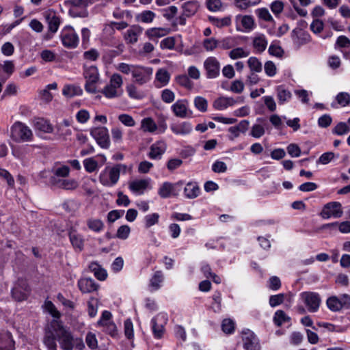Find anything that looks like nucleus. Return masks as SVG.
<instances>
[{
	"instance_id": "obj_64",
	"label": "nucleus",
	"mask_w": 350,
	"mask_h": 350,
	"mask_svg": "<svg viewBox=\"0 0 350 350\" xmlns=\"http://www.w3.org/2000/svg\"><path fill=\"white\" fill-rule=\"evenodd\" d=\"M265 72L269 77H273L276 74V66L271 61H267L265 64Z\"/></svg>"
},
{
	"instance_id": "obj_44",
	"label": "nucleus",
	"mask_w": 350,
	"mask_h": 350,
	"mask_svg": "<svg viewBox=\"0 0 350 350\" xmlns=\"http://www.w3.org/2000/svg\"><path fill=\"white\" fill-rule=\"evenodd\" d=\"M154 13L150 10L142 12L137 16V19L143 23H150L154 18Z\"/></svg>"
},
{
	"instance_id": "obj_63",
	"label": "nucleus",
	"mask_w": 350,
	"mask_h": 350,
	"mask_svg": "<svg viewBox=\"0 0 350 350\" xmlns=\"http://www.w3.org/2000/svg\"><path fill=\"white\" fill-rule=\"evenodd\" d=\"M206 5L209 10L216 12L220 10L222 3L221 0H207Z\"/></svg>"
},
{
	"instance_id": "obj_58",
	"label": "nucleus",
	"mask_w": 350,
	"mask_h": 350,
	"mask_svg": "<svg viewBox=\"0 0 350 350\" xmlns=\"http://www.w3.org/2000/svg\"><path fill=\"white\" fill-rule=\"evenodd\" d=\"M85 342L87 345L92 349H95L98 347L97 339L95 335L91 332H89L87 334Z\"/></svg>"
},
{
	"instance_id": "obj_56",
	"label": "nucleus",
	"mask_w": 350,
	"mask_h": 350,
	"mask_svg": "<svg viewBox=\"0 0 350 350\" xmlns=\"http://www.w3.org/2000/svg\"><path fill=\"white\" fill-rule=\"evenodd\" d=\"M265 129L260 124H254L251 129L250 135L255 137L259 138L265 134Z\"/></svg>"
},
{
	"instance_id": "obj_53",
	"label": "nucleus",
	"mask_w": 350,
	"mask_h": 350,
	"mask_svg": "<svg viewBox=\"0 0 350 350\" xmlns=\"http://www.w3.org/2000/svg\"><path fill=\"white\" fill-rule=\"evenodd\" d=\"M218 46V42L213 38L205 39L203 46L207 51H212Z\"/></svg>"
},
{
	"instance_id": "obj_41",
	"label": "nucleus",
	"mask_w": 350,
	"mask_h": 350,
	"mask_svg": "<svg viewBox=\"0 0 350 350\" xmlns=\"http://www.w3.org/2000/svg\"><path fill=\"white\" fill-rule=\"evenodd\" d=\"M159 215L158 213H152L147 215L144 217L145 227L148 228L159 222Z\"/></svg>"
},
{
	"instance_id": "obj_1",
	"label": "nucleus",
	"mask_w": 350,
	"mask_h": 350,
	"mask_svg": "<svg viewBox=\"0 0 350 350\" xmlns=\"http://www.w3.org/2000/svg\"><path fill=\"white\" fill-rule=\"evenodd\" d=\"M56 340L59 342L63 350H72L74 347V338L61 322L53 320L45 329L44 343L49 350H57Z\"/></svg>"
},
{
	"instance_id": "obj_40",
	"label": "nucleus",
	"mask_w": 350,
	"mask_h": 350,
	"mask_svg": "<svg viewBox=\"0 0 350 350\" xmlns=\"http://www.w3.org/2000/svg\"><path fill=\"white\" fill-rule=\"evenodd\" d=\"M310 40V35L308 33L300 29L298 31V34L297 35L296 40H295V42L298 45H303L309 42Z\"/></svg>"
},
{
	"instance_id": "obj_61",
	"label": "nucleus",
	"mask_w": 350,
	"mask_h": 350,
	"mask_svg": "<svg viewBox=\"0 0 350 350\" xmlns=\"http://www.w3.org/2000/svg\"><path fill=\"white\" fill-rule=\"evenodd\" d=\"M123 83L122 78L120 75L115 73L112 75L110 79L109 84L116 90L122 86Z\"/></svg>"
},
{
	"instance_id": "obj_18",
	"label": "nucleus",
	"mask_w": 350,
	"mask_h": 350,
	"mask_svg": "<svg viewBox=\"0 0 350 350\" xmlns=\"http://www.w3.org/2000/svg\"><path fill=\"white\" fill-rule=\"evenodd\" d=\"M14 341L10 332L0 333V350H14Z\"/></svg>"
},
{
	"instance_id": "obj_10",
	"label": "nucleus",
	"mask_w": 350,
	"mask_h": 350,
	"mask_svg": "<svg viewBox=\"0 0 350 350\" xmlns=\"http://www.w3.org/2000/svg\"><path fill=\"white\" fill-rule=\"evenodd\" d=\"M46 21L48 24L49 32L46 34V39H51L52 35L57 32L61 21L56 13L53 11H49L45 15Z\"/></svg>"
},
{
	"instance_id": "obj_59",
	"label": "nucleus",
	"mask_w": 350,
	"mask_h": 350,
	"mask_svg": "<svg viewBox=\"0 0 350 350\" xmlns=\"http://www.w3.org/2000/svg\"><path fill=\"white\" fill-rule=\"evenodd\" d=\"M124 334L126 337L129 339L133 337V325L130 319L124 321Z\"/></svg>"
},
{
	"instance_id": "obj_33",
	"label": "nucleus",
	"mask_w": 350,
	"mask_h": 350,
	"mask_svg": "<svg viewBox=\"0 0 350 350\" xmlns=\"http://www.w3.org/2000/svg\"><path fill=\"white\" fill-rule=\"evenodd\" d=\"M267 45V41L264 35L257 36L253 40V46L259 53L263 52L266 49Z\"/></svg>"
},
{
	"instance_id": "obj_16",
	"label": "nucleus",
	"mask_w": 350,
	"mask_h": 350,
	"mask_svg": "<svg viewBox=\"0 0 350 350\" xmlns=\"http://www.w3.org/2000/svg\"><path fill=\"white\" fill-rule=\"evenodd\" d=\"M187 103L185 100H178L172 106V109L176 116L181 118L189 116Z\"/></svg>"
},
{
	"instance_id": "obj_5",
	"label": "nucleus",
	"mask_w": 350,
	"mask_h": 350,
	"mask_svg": "<svg viewBox=\"0 0 350 350\" xmlns=\"http://www.w3.org/2000/svg\"><path fill=\"white\" fill-rule=\"evenodd\" d=\"M343 214L342 204L338 202H331L325 204L320 213L323 219H329L332 217L340 218Z\"/></svg>"
},
{
	"instance_id": "obj_19",
	"label": "nucleus",
	"mask_w": 350,
	"mask_h": 350,
	"mask_svg": "<svg viewBox=\"0 0 350 350\" xmlns=\"http://www.w3.org/2000/svg\"><path fill=\"white\" fill-rule=\"evenodd\" d=\"M69 239L75 250L79 252L83 250L84 239L76 230H71L69 232Z\"/></svg>"
},
{
	"instance_id": "obj_23",
	"label": "nucleus",
	"mask_w": 350,
	"mask_h": 350,
	"mask_svg": "<svg viewBox=\"0 0 350 350\" xmlns=\"http://www.w3.org/2000/svg\"><path fill=\"white\" fill-rule=\"evenodd\" d=\"M184 193L187 198H195L200 193V187L196 183H188L184 189Z\"/></svg>"
},
{
	"instance_id": "obj_25",
	"label": "nucleus",
	"mask_w": 350,
	"mask_h": 350,
	"mask_svg": "<svg viewBox=\"0 0 350 350\" xmlns=\"http://www.w3.org/2000/svg\"><path fill=\"white\" fill-rule=\"evenodd\" d=\"M89 268L92 271L95 277L99 280H105L107 277L106 271L101 267L97 262H91L89 265Z\"/></svg>"
},
{
	"instance_id": "obj_24",
	"label": "nucleus",
	"mask_w": 350,
	"mask_h": 350,
	"mask_svg": "<svg viewBox=\"0 0 350 350\" xmlns=\"http://www.w3.org/2000/svg\"><path fill=\"white\" fill-rule=\"evenodd\" d=\"M236 22H240L244 29L247 31L252 30L254 27V21L252 16H251L238 15L236 17Z\"/></svg>"
},
{
	"instance_id": "obj_29",
	"label": "nucleus",
	"mask_w": 350,
	"mask_h": 350,
	"mask_svg": "<svg viewBox=\"0 0 350 350\" xmlns=\"http://www.w3.org/2000/svg\"><path fill=\"white\" fill-rule=\"evenodd\" d=\"M277 97L280 105L288 101L291 98L290 91L286 90L283 85H279L276 88Z\"/></svg>"
},
{
	"instance_id": "obj_31",
	"label": "nucleus",
	"mask_w": 350,
	"mask_h": 350,
	"mask_svg": "<svg viewBox=\"0 0 350 350\" xmlns=\"http://www.w3.org/2000/svg\"><path fill=\"white\" fill-rule=\"evenodd\" d=\"M141 128L144 132L153 133L157 129V126L151 118H146L142 120Z\"/></svg>"
},
{
	"instance_id": "obj_26",
	"label": "nucleus",
	"mask_w": 350,
	"mask_h": 350,
	"mask_svg": "<svg viewBox=\"0 0 350 350\" xmlns=\"http://www.w3.org/2000/svg\"><path fill=\"white\" fill-rule=\"evenodd\" d=\"M170 32V29L167 28H150L146 31V35L150 39L161 38L166 36Z\"/></svg>"
},
{
	"instance_id": "obj_28",
	"label": "nucleus",
	"mask_w": 350,
	"mask_h": 350,
	"mask_svg": "<svg viewBox=\"0 0 350 350\" xmlns=\"http://www.w3.org/2000/svg\"><path fill=\"white\" fill-rule=\"evenodd\" d=\"M62 94L66 97H73L83 94V90L77 85H66L62 90Z\"/></svg>"
},
{
	"instance_id": "obj_21",
	"label": "nucleus",
	"mask_w": 350,
	"mask_h": 350,
	"mask_svg": "<svg viewBox=\"0 0 350 350\" xmlns=\"http://www.w3.org/2000/svg\"><path fill=\"white\" fill-rule=\"evenodd\" d=\"M33 125L36 130L45 133H51L53 131L52 125L44 118H35L33 120Z\"/></svg>"
},
{
	"instance_id": "obj_3",
	"label": "nucleus",
	"mask_w": 350,
	"mask_h": 350,
	"mask_svg": "<svg viewBox=\"0 0 350 350\" xmlns=\"http://www.w3.org/2000/svg\"><path fill=\"white\" fill-rule=\"evenodd\" d=\"M83 75L86 79L85 84V90L86 92L92 94L97 92L96 83L98 81V72L96 66H91L85 68L83 72Z\"/></svg>"
},
{
	"instance_id": "obj_42",
	"label": "nucleus",
	"mask_w": 350,
	"mask_h": 350,
	"mask_svg": "<svg viewBox=\"0 0 350 350\" xmlns=\"http://www.w3.org/2000/svg\"><path fill=\"white\" fill-rule=\"evenodd\" d=\"M176 81L181 86L188 89H191L193 83L186 75H182L176 77Z\"/></svg>"
},
{
	"instance_id": "obj_57",
	"label": "nucleus",
	"mask_w": 350,
	"mask_h": 350,
	"mask_svg": "<svg viewBox=\"0 0 350 350\" xmlns=\"http://www.w3.org/2000/svg\"><path fill=\"white\" fill-rule=\"evenodd\" d=\"M118 120L126 126H133L135 124L134 119L128 114H120Z\"/></svg>"
},
{
	"instance_id": "obj_20",
	"label": "nucleus",
	"mask_w": 350,
	"mask_h": 350,
	"mask_svg": "<svg viewBox=\"0 0 350 350\" xmlns=\"http://www.w3.org/2000/svg\"><path fill=\"white\" fill-rule=\"evenodd\" d=\"M142 27L139 25H133L128 29L124 35V39L128 43L134 44L137 42L138 36L142 32Z\"/></svg>"
},
{
	"instance_id": "obj_43",
	"label": "nucleus",
	"mask_w": 350,
	"mask_h": 350,
	"mask_svg": "<svg viewBox=\"0 0 350 350\" xmlns=\"http://www.w3.org/2000/svg\"><path fill=\"white\" fill-rule=\"evenodd\" d=\"M260 0H235V4L241 10H246L249 7L258 3Z\"/></svg>"
},
{
	"instance_id": "obj_8",
	"label": "nucleus",
	"mask_w": 350,
	"mask_h": 350,
	"mask_svg": "<svg viewBox=\"0 0 350 350\" xmlns=\"http://www.w3.org/2000/svg\"><path fill=\"white\" fill-rule=\"evenodd\" d=\"M91 135L95 139L97 144L102 148H108L110 146L108 130L105 127H96L90 131Z\"/></svg>"
},
{
	"instance_id": "obj_54",
	"label": "nucleus",
	"mask_w": 350,
	"mask_h": 350,
	"mask_svg": "<svg viewBox=\"0 0 350 350\" xmlns=\"http://www.w3.org/2000/svg\"><path fill=\"white\" fill-rule=\"evenodd\" d=\"M256 13L260 18H261L265 21H273V17L270 14L268 9H267L265 8L257 9L256 10Z\"/></svg>"
},
{
	"instance_id": "obj_46",
	"label": "nucleus",
	"mask_w": 350,
	"mask_h": 350,
	"mask_svg": "<svg viewBox=\"0 0 350 350\" xmlns=\"http://www.w3.org/2000/svg\"><path fill=\"white\" fill-rule=\"evenodd\" d=\"M250 53L245 51L242 48L238 47L232 49L229 53V56L232 59H236L241 57H247Z\"/></svg>"
},
{
	"instance_id": "obj_14",
	"label": "nucleus",
	"mask_w": 350,
	"mask_h": 350,
	"mask_svg": "<svg viewBox=\"0 0 350 350\" xmlns=\"http://www.w3.org/2000/svg\"><path fill=\"white\" fill-rule=\"evenodd\" d=\"M151 71L145 70L144 68L135 67L132 70V76L135 79V82L139 85H143L150 80Z\"/></svg>"
},
{
	"instance_id": "obj_30",
	"label": "nucleus",
	"mask_w": 350,
	"mask_h": 350,
	"mask_svg": "<svg viewBox=\"0 0 350 350\" xmlns=\"http://www.w3.org/2000/svg\"><path fill=\"white\" fill-rule=\"evenodd\" d=\"M149 183L147 180L142 179L138 180H134L129 184V189L133 192H139L145 190L148 185Z\"/></svg>"
},
{
	"instance_id": "obj_2",
	"label": "nucleus",
	"mask_w": 350,
	"mask_h": 350,
	"mask_svg": "<svg viewBox=\"0 0 350 350\" xmlns=\"http://www.w3.org/2000/svg\"><path fill=\"white\" fill-rule=\"evenodd\" d=\"M11 137L16 142H29L32 139L33 133L25 124L16 122L11 128Z\"/></svg>"
},
{
	"instance_id": "obj_34",
	"label": "nucleus",
	"mask_w": 350,
	"mask_h": 350,
	"mask_svg": "<svg viewBox=\"0 0 350 350\" xmlns=\"http://www.w3.org/2000/svg\"><path fill=\"white\" fill-rule=\"evenodd\" d=\"M291 318L286 314L283 310H278L275 312L273 317L274 323L277 326H281L285 322H289Z\"/></svg>"
},
{
	"instance_id": "obj_50",
	"label": "nucleus",
	"mask_w": 350,
	"mask_h": 350,
	"mask_svg": "<svg viewBox=\"0 0 350 350\" xmlns=\"http://www.w3.org/2000/svg\"><path fill=\"white\" fill-rule=\"evenodd\" d=\"M60 189L65 190H73L78 187V183L75 179H63Z\"/></svg>"
},
{
	"instance_id": "obj_6",
	"label": "nucleus",
	"mask_w": 350,
	"mask_h": 350,
	"mask_svg": "<svg viewBox=\"0 0 350 350\" xmlns=\"http://www.w3.org/2000/svg\"><path fill=\"white\" fill-rule=\"evenodd\" d=\"M300 296L310 312H315L319 310L321 300L317 293L307 291L301 293Z\"/></svg>"
},
{
	"instance_id": "obj_60",
	"label": "nucleus",
	"mask_w": 350,
	"mask_h": 350,
	"mask_svg": "<svg viewBox=\"0 0 350 350\" xmlns=\"http://www.w3.org/2000/svg\"><path fill=\"white\" fill-rule=\"evenodd\" d=\"M336 100L340 105L347 106L350 103V95L347 92H340L337 95Z\"/></svg>"
},
{
	"instance_id": "obj_55",
	"label": "nucleus",
	"mask_w": 350,
	"mask_h": 350,
	"mask_svg": "<svg viewBox=\"0 0 350 350\" xmlns=\"http://www.w3.org/2000/svg\"><path fill=\"white\" fill-rule=\"evenodd\" d=\"M174 98L175 94L172 90L169 89H165L162 91L161 99L163 102L166 103H170L174 100Z\"/></svg>"
},
{
	"instance_id": "obj_4",
	"label": "nucleus",
	"mask_w": 350,
	"mask_h": 350,
	"mask_svg": "<svg viewBox=\"0 0 350 350\" xmlns=\"http://www.w3.org/2000/svg\"><path fill=\"white\" fill-rule=\"evenodd\" d=\"M62 44L68 49H75L78 46L79 37L75 29L70 27H66L61 33Z\"/></svg>"
},
{
	"instance_id": "obj_32",
	"label": "nucleus",
	"mask_w": 350,
	"mask_h": 350,
	"mask_svg": "<svg viewBox=\"0 0 350 350\" xmlns=\"http://www.w3.org/2000/svg\"><path fill=\"white\" fill-rule=\"evenodd\" d=\"M170 79V73L163 68H160L156 73V80L161 83V86L166 85Z\"/></svg>"
},
{
	"instance_id": "obj_39",
	"label": "nucleus",
	"mask_w": 350,
	"mask_h": 350,
	"mask_svg": "<svg viewBox=\"0 0 350 350\" xmlns=\"http://www.w3.org/2000/svg\"><path fill=\"white\" fill-rule=\"evenodd\" d=\"M349 131V126L342 122H339L332 130V133L337 135H342L348 133Z\"/></svg>"
},
{
	"instance_id": "obj_48",
	"label": "nucleus",
	"mask_w": 350,
	"mask_h": 350,
	"mask_svg": "<svg viewBox=\"0 0 350 350\" xmlns=\"http://www.w3.org/2000/svg\"><path fill=\"white\" fill-rule=\"evenodd\" d=\"M195 107L200 111L205 112L207 110V100L201 96H197L194 99Z\"/></svg>"
},
{
	"instance_id": "obj_27",
	"label": "nucleus",
	"mask_w": 350,
	"mask_h": 350,
	"mask_svg": "<svg viewBox=\"0 0 350 350\" xmlns=\"http://www.w3.org/2000/svg\"><path fill=\"white\" fill-rule=\"evenodd\" d=\"M199 8V4L198 1H191L185 3L183 6V12H184V15L187 17H190L195 14V13L198 11Z\"/></svg>"
},
{
	"instance_id": "obj_17",
	"label": "nucleus",
	"mask_w": 350,
	"mask_h": 350,
	"mask_svg": "<svg viewBox=\"0 0 350 350\" xmlns=\"http://www.w3.org/2000/svg\"><path fill=\"white\" fill-rule=\"evenodd\" d=\"M166 150V144L163 142H157L150 148L148 156L150 159H160Z\"/></svg>"
},
{
	"instance_id": "obj_35",
	"label": "nucleus",
	"mask_w": 350,
	"mask_h": 350,
	"mask_svg": "<svg viewBox=\"0 0 350 350\" xmlns=\"http://www.w3.org/2000/svg\"><path fill=\"white\" fill-rule=\"evenodd\" d=\"M327 306L330 310L334 312L339 311L342 309L340 300L336 296H332L327 299Z\"/></svg>"
},
{
	"instance_id": "obj_36",
	"label": "nucleus",
	"mask_w": 350,
	"mask_h": 350,
	"mask_svg": "<svg viewBox=\"0 0 350 350\" xmlns=\"http://www.w3.org/2000/svg\"><path fill=\"white\" fill-rule=\"evenodd\" d=\"M87 226L92 231L98 232L103 229L104 224L99 219H89L87 221Z\"/></svg>"
},
{
	"instance_id": "obj_7",
	"label": "nucleus",
	"mask_w": 350,
	"mask_h": 350,
	"mask_svg": "<svg viewBox=\"0 0 350 350\" xmlns=\"http://www.w3.org/2000/svg\"><path fill=\"white\" fill-rule=\"evenodd\" d=\"M204 68L207 79H215L220 74V63L215 57H208L204 62Z\"/></svg>"
},
{
	"instance_id": "obj_13",
	"label": "nucleus",
	"mask_w": 350,
	"mask_h": 350,
	"mask_svg": "<svg viewBox=\"0 0 350 350\" xmlns=\"http://www.w3.org/2000/svg\"><path fill=\"white\" fill-rule=\"evenodd\" d=\"M78 287L83 293H90L97 291L99 285L92 278H81L78 281Z\"/></svg>"
},
{
	"instance_id": "obj_62",
	"label": "nucleus",
	"mask_w": 350,
	"mask_h": 350,
	"mask_svg": "<svg viewBox=\"0 0 350 350\" xmlns=\"http://www.w3.org/2000/svg\"><path fill=\"white\" fill-rule=\"evenodd\" d=\"M324 24L319 19H314L310 25V29L314 33H321L323 29Z\"/></svg>"
},
{
	"instance_id": "obj_47",
	"label": "nucleus",
	"mask_w": 350,
	"mask_h": 350,
	"mask_svg": "<svg viewBox=\"0 0 350 350\" xmlns=\"http://www.w3.org/2000/svg\"><path fill=\"white\" fill-rule=\"evenodd\" d=\"M101 93L108 98H113L119 96L117 90L110 84L107 85L101 91Z\"/></svg>"
},
{
	"instance_id": "obj_51",
	"label": "nucleus",
	"mask_w": 350,
	"mask_h": 350,
	"mask_svg": "<svg viewBox=\"0 0 350 350\" xmlns=\"http://www.w3.org/2000/svg\"><path fill=\"white\" fill-rule=\"evenodd\" d=\"M285 295L284 293H280L275 295H271L269 297V305L271 307H275L281 304H282L284 301Z\"/></svg>"
},
{
	"instance_id": "obj_22",
	"label": "nucleus",
	"mask_w": 350,
	"mask_h": 350,
	"mask_svg": "<svg viewBox=\"0 0 350 350\" xmlns=\"http://www.w3.org/2000/svg\"><path fill=\"white\" fill-rule=\"evenodd\" d=\"M170 129L176 135H187L191 131L192 126L190 123L184 122L180 124H172Z\"/></svg>"
},
{
	"instance_id": "obj_15",
	"label": "nucleus",
	"mask_w": 350,
	"mask_h": 350,
	"mask_svg": "<svg viewBox=\"0 0 350 350\" xmlns=\"http://www.w3.org/2000/svg\"><path fill=\"white\" fill-rule=\"evenodd\" d=\"M179 185H182V182H178L175 185L169 182H165L159 189L158 193L162 198H167L171 194L176 196L177 193L176 192L175 187Z\"/></svg>"
},
{
	"instance_id": "obj_9",
	"label": "nucleus",
	"mask_w": 350,
	"mask_h": 350,
	"mask_svg": "<svg viewBox=\"0 0 350 350\" xmlns=\"http://www.w3.org/2000/svg\"><path fill=\"white\" fill-rule=\"evenodd\" d=\"M30 292L27 282L24 280H18L12 290V297L17 301L26 299Z\"/></svg>"
},
{
	"instance_id": "obj_38",
	"label": "nucleus",
	"mask_w": 350,
	"mask_h": 350,
	"mask_svg": "<svg viewBox=\"0 0 350 350\" xmlns=\"http://www.w3.org/2000/svg\"><path fill=\"white\" fill-rule=\"evenodd\" d=\"M248 66L252 72H260L262 71V64L259 59L255 57H251L247 61Z\"/></svg>"
},
{
	"instance_id": "obj_12",
	"label": "nucleus",
	"mask_w": 350,
	"mask_h": 350,
	"mask_svg": "<svg viewBox=\"0 0 350 350\" xmlns=\"http://www.w3.org/2000/svg\"><path fill=\"white\" fill-rule=\"evenodd\" d=\"M152 329L154 336L157 338H161L164 332L165 317L163 314H159L151 321Z\"/></svg>"
},
{
	"instance_id": "obj_49",
	"label": "nucleus",
	"mask_w": 350,
	"mask_h": 350,
	"mask_svg": "<svg viewBox=\"0 0 350 350\" xmlns=\"http://www.w3.org/2000/svg\"><path fill=\"white\" fill-rule=\"evenodd\" d=\"M130 232L131 228L128 225H122L118 228L116 232V237L124 240L128 238Z\"/></svg>"
},
{
	"instance_id": "obj_11",
	"label": "nucleus",
	"mask_w": 350,
	"mask_h": 350,
	"mask_svg": "<svg viewBox=\"0 0 350 350\" xmlns=\"http://www.w3.org/2000/svg\"><path fill=\"white\" fill-rule=\"evenodd\" d=\"M243 348L245 350H260L259 340L254 332L247 330L243 332Z\"/></svg>"
},
{
	"instance_id": "obj_45",
	"label": "nucleus",
	"mask_w": 350,
	"mask_h": 350,
	"mask_svg": "<svg viewBox=\"0 0 350 350\" xmlns=\"http://www.w3.org/2000/svg\"><path fill=\"white\" fill-rule=\"evenodd\" d=\"M83 165L85 170L92 173L97 169L98 162L93 158H88L83 161Z\"/></svg>"
},
{
	"instance_id": "obj_52",
	"label": "nucleus",
	"mask_w": 350,
	"mask_h": 350,
	"mask_svg": "<svg viewBox=\"0 0 350 350\" xmlns=\"http://www.w3.org/2000/svg\"><path fill=\"white\" fill-rule=\"evenodd\" d=\"M221 328L224 332L232 334L234 330V323L231 319H224L221 323Z\"/></svg>"
},
{
	"instance_id": "obj_37",
	"label": "nucleus",
	"mask_w": 350,
	"mask_h": 350,
	"mask_svg": "<svg viewBox=\"0 0 350 350\" xmlns=\"http://www.w3.org/2000/svg\"><path fill=\"white\" fill-rule=\"evenodd\" d=\"M209 21L218 27L229 26L231 23V18L229 16L223 18H218L214 16H209Z\"/></svg>"
}]
</instances>
